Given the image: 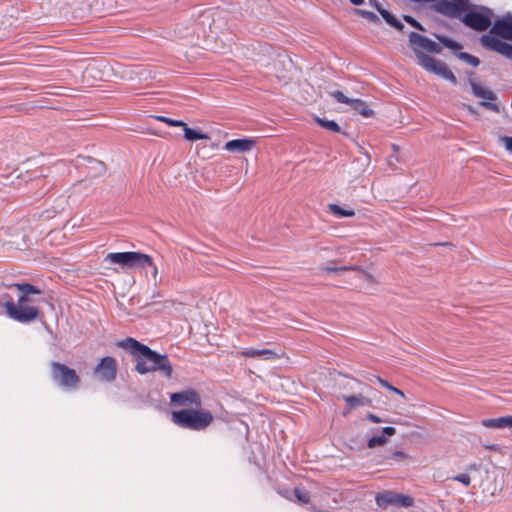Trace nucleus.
Here are the masks:
<instances>
[{
  "label": "nucleus",
  "instance_id": "53",
  "mask_svg": "<svg viewBox=\"0 0 512 512\" xmlns=\"http://www.w3.org/2000/svg\"><path fill=\"white\" fill-rule=\"evenodd\" d=\"M43 186V181H40L39 185L38 186H34V189L36 188L35 191H37L40 187Z\"/></svg>",
  "mask_w": 512,
  "mask_h": 512
},
{
  "label": "nucleus",
  "instance_id": "37",
  "mask_svg": "<svg viewBox=\"0 0 512 512\" xmlns=\"http://www.w3.org/2000/svg\"><path fill=\"white\" fill-rule=\"evenodd\" d=\"M379 14L385 20V22L390 26L397 20V17L386 9H383L382 11H380Z\"/></svg>",
  "mask_w": 512,
  "mask_h": 512
},
{
  "label": "nucleus",
  "instance_id": "11",
  "mask_svg": "<svg viewBox=\"0 0 512 512\" xmlns=\"http://www.w3.org/2000/svg\"><path fill=\"white\" fill-rule=\"evenodd\" d=\"M434 36L441 45H443L445 48L452 50L458 59L468 63L473 67L479 66L480 59L472 54H469L468 52L461 51L463 46L460 42L444 34H435Z\"/></svg>",
  "mask_w": 512,
  "mask_h": 512
},
{
  "label": "nucleus",
  "instance_id": "33",
  "mask_svg": "<svg viewBox=\"0 0 512 512\" xmlns=\"http://www.w3.org/2000/svg\"><path fill=\"white\" fill-rule=\"evenodd\" d=\"M387 442V438L384 435L372 436L367 441L368 448H375L383 446Z\"/></svg>",
  "mask_w": 512,
  "mask_h": 512
},
{
  "label": "nucleus",
  "instance_id": "8",
  "mask_svg": "<svg viewBox=\"0 0 512 512\" xmlns=\"http://www.w3.org/2000/svg\"><path fill=\"white\" fill-rule=\"evenodd\" d=\"M50 373L52 380L65 390L75 391L80 387L81 377L74 369L63 363L52 361L50 363Z\"/></svg>",
  "mask_w": 512,
  "mask_h": 512
},
{
  "label": "nucleus",
  "instance_id": "36",
  "mask_svg": "<svg viewBox=\"0 0 512 512\" xmlns=\"http://www.w3.org/2000/svg\"><path fill=\"white\" fill-rule=\"evenodd\" d=\"M330 94L338 103L349 105L352 101L351 98H348L339 90L332 91Z\"/></svg>",
  "mask_w": 512,
  "mask_h": 512
},
{
  "label": "nucleus",
  "instance_id": "38",
  "mask_svg": "<svg viewBox=\"0 0 512 512\" xmlns=\"http://www.w3.org/2000/svg\"><path fill=\"white\" fill-rule=\"evenodd\" d=\"M452 480L460 482L465 486H469L471 483V478L467 473L458 474V475L452 477Z\"/></svg>",
  "mask_w": 512,
  "mask_h": 512
},
{
  "label": "nucleus",
  "instance_id": "9",
  "mask_svg": "<svg viewBox=\"0 0 512 512\" xmlns=\"http://www.w3.org/2000/svg\"><path fill=\"white\" fill-rule=\"evenodd\" d=\"M419 64L429 72L448 80L451 84L457 85L458 80L454 73L441 60L435 59L425 53H417Z\"/></svg>",
  "mask_w": 512,
  "mask_h": 512
},
{
  "label": "nucleus",
  "instance_id": "7",
  "mask_svg": "<svg viewBox=\"0 0 512 512\" xmlns=\"http://www.w3.org/2000/svg\"><path fill=\"white\" fill-rule=\"evenodd\" d=\"M105 259L110 261L111 263L119 264L122 267H127V268L151 267V268H153V275L156 276V274H157V267L155 266L152 257L150 255H147V254H144L141 252H134V251L114 252V253H109Z\"/></svg>",
  "mask_w": 512,
  "mask_h": 512
},
{
  "label": "nucleus",
  "instance_id": "28",
  "mask_svg": "<svg viewBox=\"0 0 512 512\" xmlns=\"http://www.w3.org/2000/svg\"><path fill=\"white\" fill-rule=\"evenodd\" d=\"M329 210L333 215L338 217H353L355 215L354 210L345 209L338 204H330Z\"/></svg>",
  "mask_w": 512,
  "mask_h": 512
},
{
  "label": "nucleus",
  "instance_id": "39",
  "mask_svg": "<svg viewBox=\"0 0 512 512\" xmlns=\"http://www.w3.org/2000/svg\"><path fill=\"white\" fill-rule=\"evenodd\" d=\"M38 301H39L38 299L34 298V320H36V319L42 320L43 319V312H42L43 307L40 304L35 305V303Z\"/></svg>",
  "mask_w": 512,
  "mask_h": 512
},
{
  "label": "nucleus",
  "instance_id": "51",
  "mask_svg": "<svg viewBox=\"0 0 512 512\" xmlns=\"http://www.w3.org/2000/svg\"><path fill=\"white\" fill-rule=\"evenodd\" d=\"M478 469V465L476 464H471L467 467V470L468 471H471V470H477Z\"/></svg>",
  "mask_w": 512,
  "mask_h": 512
},
{
  "label": "nucleus",
  "instance_id": "2",
  "mask_svg": "<svg viewBox=\"0 0 512 512\" xmlns=\"http://www.w3.org/2000/svg\"><path fill=\"white\" fill-rule=\"evenodd\" d=\"M127 350L136 361L135 371L141 375L159 372L167 379L173 376V367L166 354H160L135 338L126 337L116 343Z\"/></svg>",
  "mask_w": 512,
  "mask_h": 512
},
{
  "label": "nucleus",
  "instance_id": "3",
  "mask_svg": "<svg viewBox=\"0 0 512 512\" xmlns=\"http://www.w3.org/2000/svg\"><path fill=\"white\" fill-rule=\"evenodd\" d=\"M502 39L512 41V15L510 13L497 18L490 29V34L480 37V43L485 49L512 60V44Z\"/></svg>",
  "mask_w": 512,
  "mask_h": 512
},
{
  "label": "nucleus",
  "instance_id": "12",
  "mask_svg": "<svg viewBox=\"0 0 512 512\" xmlns=\"http://www.w3.org/2000/svg\"><path fill=\"white\" fill-rule=\"evenodd\" d=\"M61 87L53 86V85H42V84H36L34 82V108H48V109H55L56 103L54 100L51 99H44L43 95H61L60 90Z\"/></svg>",
  "mask_w": 512,
  "mask_h": 512
},
{
  "label": "nucleus",
  "instance_id": "25",
  "mask_svg": "<svg viewBox=\"0 0 512 512\" xmlns=\"http://www.w3.org/2000/svg\"><path fill=\"white\" fill-rule=\"evenodd\" d=\"M349 105L363 117L369 118L374 115V111L370 109L367 103L362 99H352Z\"/></svg>",
  "mask_w": 512,
  "mask_h": 512
},
{
  "label": "nucleus",
  "instance_id": "6",
  "mask_svg": "<svg viewBox=\"0 0 512 512\" xmlns=\"http://www.w3.org/2000/svg\"><path fill=\"white\" fill-rule=\"evenodd\" d=\"M65 0H34V24L37 26L49 24L51 18L69 20L70 11Z\"/></svg>",
  "mask_w": 512,
  "mask_h": 512
},
{
  "label": "nucleus",
  "instance_id": "44",
  "mask_svg": "<svg viewBox=\"0 0 512 512\" xmlns=\"http://www.w3.org/2000/svg\"><path fill=\"white\" fill-rule=\"evenodd\" d=\"M391 27L395 28L399 32L404 31V24L397 18V20L391 25Z\"/></svg>",
  "mask_w": 512,
  "mask_h": 512
},
{
  "label": "nucleus",
  "instance_id": "31",
  "mask_svg": "<svg viewBox=\"0 0 512 512\" xmlns=\"http://www.w3.org/2000/svg\"><path fill=\"white\" fill-rule=\"evenodd\" d=\"M374 377L376 378V380L378 381V383L382 387H384V388L390 390L391 392L401 396L402 398H405V393L402 390H400L397 387L393 386L390 382H388L387 380L381 378L380 376H374Z\"/></svg>",
  "mask_w": 512,
  "mask_h": 512
},
{
  "label": "nucleus",
  "instance_id": "18",
  "mask_svg": "<svg viewBox=\"0 0 512 512\" xmlns=\"http://www.w3.org/2000/svg\"><path fill=\"white\" fill-rule=\"evenodd\" d=\"M256 144L254 139L239 138L233 139L225 143L224 149L229 152L244 153L250 151Z\"/></svg>",
  "mask_w": 512,
  "mask_h": 512
},
{
  "label": "nucleus",
  "instance_id": "43",
  "mask_svg": "<svg viewBox=\"0 0 512 512\" xmlns=\"http://www.w3.org/2000/svg\"><path fill=\"white\" fill-rule=\"evenodd\" d=\"M396 433V429L392 426H386L382 429V435L393 436Z\"/></svg>",
  "mask_w": 512,
  "mask_h": 512
},
{
  "label": "nucleus",
  "instance_id": "35",
  "mask_svg": "<svg viewBox=\"0 0 512 512\" xmlns=\"http://www.w3.org/2000/svg\"><path fill=\"white\" fill-rule=\"evenodd\" d=\"M157 119L160 120L161 122L166 123L169 126H172V127H182V128H184V126L186 124L182 120L172 119V118H168V117H165V116H159V117H157Z\"/></svg>",
  "mask_w": 512,
  "mask_h": 512
},
{
  "label": "nucleus",
  "instance_id": "52",
  "mask_svg": "<svg viewBox=\"0 0 512 512\" xmlns=\"http://www.w3.org/2000/svg\"><path fill=\"white\" fill-rule=\"evenodd\" d=\"M41 294H42V291L36 285H34V295H41Z\"/></svg>",
  "mask_w": 512,
  "mask_h": 512
},
{
  "label": "nucleus",
  "instance_id": "46",
  "mask_svg": "<svg viewBox=\"0 0 512 512\" xmlns=\"http://www.w3.org/2000/svg\"><path fill=\"white\" fill-rule=\"evenodd\" d=\"M371 6H373L379 13L380 11H382L384 8L382 7L381 3L378 2L377 0H369Z\"/></svg>",
  "mask_w": 512,
  "mask_h": 512
},
{
  "label": "nucleus",
  "instance_id": "21",
  "mask_svg": "<svg viewBox=\"0 0 512 512\" xmlns=\"http://www.w3.org/2000/svg\"><path fill=\"white\" fill-rule=\"evenodd\" d=\"M343 399L346 402L348 409H354L358 406H373V401L371 398L365 397L361 394L359 395H343Z\"/></svg>",
  "mask_w": 512,
  "mask_h": 512
},
{
  "label": "nucleus",
  "instance_id": "29",
  "mask_svg": "<svg viewBox=\"0 0 512 512\" xmlns=\"http://www.w3.org/2000/svg\"><path fill=\"white\" fill-rule=\"evenodd\" d=\"M293 496L296 498V500L300 504H308L310 502V499H311L310 492L305 490V489H301L299 487H295L294 488Z\"/></svg>",
  "mask_w": 512,
  "mask_h": 512
},
{
  "label": "nucleus",
  "instance_id": "5",
  "mask_svg": "<svg viewBox=\"0 0 512 512\" xmlns=\"http://www.w3.org/2000/svg\"><path fill=\"white\" fill-rule=\"evenodd\" d=\"M171 421L180 428L203 431L214 421L211 411L202 408H186L171 413Z\"/></svg>",
  "mask_w": 512,
  "mask_h": 512
},
{
  "label": "nucleus",
  "instance_id": "48",
  "mask_svg": "<svg viewBox=\"0 0 512 512\" xmlns=\"http://www.w3.org/2000/svg\"><path fill=\"white\" fill-rule=\"evenodd\" d=\"M40 302L43 305H46L49 308V310H53V308H54L53 305L50 302H48L47 300L42 299Z\"/></svg>",
  "mask_w": 512,
  "mask_h": 512
},
{
  "label": "nucleus",
  "instance_id": "24",
  "mask_svg": "<svg viewBox=\"0 0 512 512\" xmlns=\"http://www.w3.org/2000/svg\"><path fill=\"white\" fill-rule=\"evenodd\" d=\"M242 355L248 358L264 357L268 360L277 358V354L270 349H246Z\"/></svg>",
  "mask_w": 512,
  "mask_h": 512
},
{
  "label": "nucleus",
  "instance_id": "27",
  "mask_svg": "<svg viewBox=\"0 0 512 512\" xmlns=\"http://www.w3.org/2000/svg\"><path fill=\"white\" fill-rule=\"evenodd\" d=\"M199 22L203 26L205 24H208L209 31L211 33H216L214 13H212L211 11H205L204 13H202L199 17Z\"/></svg>",
  "mask_w": 512,
  "mask_h": 512
},
{
  "label": "nucleus",
  "instance_id": "42",
  "mask_svg": "<svg viewBox=\"0 0 512 512\" xmlns=\"http://www.w3.org/2000/svg\"><path fill=\"white\" fill-rule=\"evenodd\" d=\"M500 141L504 144L506 150L512 152V136H503Z\"/></svg>",
  "mask_w": 512,
  "mask_h": 512
},
{
  "label": "nucleus",
  "instance_id": "17",
  "mask_svg": "<svg viewBox=\"0 0 512 512\" xmlns=\"http://www.w3.org/2000/svg\"><path fill=\"white\" fill-rule=\"evenodd\" d=\"M55 48L52 46H43L34 44V78L39 75H44L46 65L41 62L47 57H51L50 51H54Z\"/></svg>",
  "mask_w": 512,
  "mask_h": 512
},
{
  "label": "nucleus",
  "instance_id": "45",
  "mask_svg": "<svg viewBox=\"0 0 512 512\" xmlns=\"http://www.w3.org/2000/svg\"><path fill=\"white\" fill-rule=\"evenodd\" d=\"M87 159H88L89 162H94L95 164H97L100 167V172H104L106 170V166H105L104 162L98 161V160L93 159L91 157H88Z\"/></svg>",
  "mask_w": 512,
  "mask_h": 512
},
{
  "label": "nucleus",
  "instance_id": "20",
  "mask_svg": "<svg viewBox=\"0 0 512 512\" xmlns=\"http://www.w3.org/2000/svg\"><path fill=\"white\" fill-rule=\"evenodd\" d=\"M397 492L394 491H383L379 492L375 496L376 504L380 508H387L389 506L397 507Z\"/></svg>",
  "mask_w": 512,
  "mask_h": 512
},
{
  "label": "nucleus",
  "instance_id": "10",
  "mask_svg": "<svg viewBox=\"0 0 512 512\" xmlns=\"http://www.w3.org/2000/svg\"><path fill=\"white\" fill-rule=\"evenodd\" d=\"M118 364L114 357L105 356L93 368L92 374L100 382L111 383L116 380Z\"/></svg>",
  "mask_w": 512,
  "mask_h": 512
},
{
  "label": "nucleus",
  "instance_id": "15",
  "mask_svg": "<svg viewBox=\"0 0 512 512\" xmlns=\"http://www.w3.org/2000/svg\"><path fill=\"white\" fill-rule=\"evenodd\" d=\"M469 82L472 93L476 97L486 100L481 101L479 105L485 109L498 113L500 111L499 106L492 102L497 99V95L493 91L489 90L488 88H484L482 85L473 80H470Z\"/></svg>",
  "mask_w": 512,
  "mask_h": 512
},
{
  "label": "nucleus",
  "instance_id": "19",
  "mask_svg": "<svg viewBox=\"0 0 512 512\" xmlns=\"http://www.w3.org/2000/svg\"><path fill=\"white\" fill-rule=\"evenodd\" d=\"M481 425L492 429L512 428V416L507 415L498 418L482 419Z\"/></svg>",
  "mask_w": 512,
  "mask_h": 512
},
{
  "label": "nucleus",
  "instance_id": "14",
  "mask_svg": "<svg viewBox=\"0 0 512 512\" xmlns=\"http://www.w3.org/2000/svg\"><path fill=\"white\" fill-rule=\"evenodd\" d=\"M43 181V186L34 191V196L43 197L54 186L52 171L49 166L41 165L34 169V186H38Z\"/></svg>",
  "mask_w": 512,
  "mask_h": 512
},
{
  "label": "nucleus",
  "instance_id": "22",
  "mask_svg": "<svg viewBox=\"0 0 512 512\" xmlns=\"http://www.w3.org/2000/svg\"><path fill=\"white\" fill-rule=\"evenodd\" d=\"M318 270L321 272H326V273H339V272H344V271H349V270L360 271L365 274L367 279L373 278L371 274L365 272L363 269H361L359 266H356V265L338 266V267L337 266H329V265H321L318 267Z\"/></svg>",
  "mask_w": 512,
  "mask_h": 512
},
{
  "label": "nucleus",
  "instance_id": "26",
  "mask_svg": "<svg viewBox=\"0 0 512 512\" xmlns=\"http://www.w3.org/2000/svg\"><path fill=\"white\" fill-rule=\"evenodd\" d=\"M315 121L317 124H319L322 128L335 132V133H341V128L338 125V123L334 120H327L325 118H319L316 117Z\"/></svg>",
  "mask_w": 512,
  "mask_h": 512
},
{
  "label": "nucleus",
  "instance_id": "49",
  "mask_svg": "<svg viewBox=\"0 0 512 512\" xmlns=\"http://www.w3.org/2000/svg\"><path fill=\"white\" fill-rule=\"evenodd\" d=\"M279 493H280L283 497L287 498L288 500H292V498H291V496H290V494H289V491H288V490H285L284 492L279 491Z\"/></svg>",
  "mask_w": 512,
  "mask_h": 512
},
{
  "label": "nucleus",
  "instance_id": "50",
  "mask_svg": "<svg viewBox=\"0 0 512 512\" xmlns=\"http://www.w3.org/2000/svg\"><path fill=\"white\" fill-rule=\"evenodd\" d=\"M353 5L359 6L364 3V0H349Z\"/></svg>",
  "mask_w": 512,
  "mask_h": 512
},
{
  "label": "nucleus",
  "instance_id": "34",
  "mask_svg": "<svg viewBox=\"0 0 512 512\" xmlns=\"http://www.w3.org/2000/svg\"><path fill=\"white\" fill-rule=\"evenodd\" d=\"M403 20L406 23H408L410 26H412L413 28H415V29H417L419 31H422V32L426 31L424 26L418 20H416L413 16H411V15L404 14L403 15Z\"/></svg>",
  "mask_w": 512,
  "mask_h": 512
},
{
  "label": "nucleus",
  "instance_id": "40",
  "mask_svg": "<svg viewBox=\"0 0 512 512\" xmlns=\"http://www.w3.org/2000/svg\"><path fill=\"white\" fill-rule=\"evenodd\" d=\"M387 459H394L396 461H402L406 458V454L403 451L396 450L391 453V456L386 457Z\"/></svg>",
  "mask_w": 512,
  "mask_h": 512
},
{
  "label": "nucleus",
  "instance_id": "41",
  "mask_svg": "<svg viewBox=\"0 0 512 512\" xmlns=\"http://www.w3.org/2000/svg\"><path fill=\"white\" fill-rule=\"evenodd\" d=\"M366 419L373 423L390 422L389 420L381 419L380 417H378L377 415H375L371 412H368L366 414Z\"/></svg>",
  "mask_w": 512,
  "mask_h": 512
},
{
  "label": "nucleus",
  "instance_id": "32",
  "mask_svg": "<svg viewBox=\"0 0 512 512\" xmlns=\"http://www.w3.org/2000/svg\"><path fill=\"white\" fill-rule=\"evenodd\" d=\"M414 498L410 495H404L401 493L397 494V507L408 508L413 506Z\"/></svg>",
  "mask_w": 512,
  "mask_h": 512
},
{
  "label": "nucleus",
  "instance_id": "23",
  "mask_svg": "<svg viewBox=\"0 0 512 512\" xmlns=\"http://www.w3.org/2000/svg\"><path fill=\"white\" fill-rule=\"evenodd\" d=\"M183 131H184V138L190 142L210 139V137L207 133H204L203 131L198 130V129L191 128L187 125V123L185 124Z\"/></svg>",
  "mask_w": 512,
  "mask_h": 512
},
{
  "label": "nucleus",
  "instance_id": "13",
  "mask_svg": "<svg viewBox=\"0 0 512 512\" xmlns=\"http://www.w3.org/2000/svg\"><path fill=\"white\" fill-rule=\"evenodd\" d=\"M408 40L409 45L416 56L417 53H424L422 50L435 54L442 52V46L440 44L414 31H411L408 34Z\"/></svg>",
  "mask_w": 512,
  "mask_h": 512
},
{
  "label": "nucleus",
  "instance_id": "4",
  "mask_svg": "<svg viewBox=\"0 0 512 512\" xmlns=\"http://www.w3.org/2000/svg\"><path fill=\"white\" fill-rule=\"evenodd\" d=\"M21 292L18 296L17 303L9 294L2 295L0 306L5 308L7 315L18 322L29 323L32 321V307L23 305L28 300V296L32 294V283L14 284Z\"/></svg>",
  "mask_w": 512,
  "mask_h": 512
},
{
  "label": "nucleus",
  "instance_id": "16",
  "mask_svg": "<svg viewBox=\"0 0 512 512\" xmlns=\"http://www.w3.org/2000/svg\"><path fill=\"white\" fill-rule=\"evenodd\" d=\"M170 401L177 405H195L201 407L202 399L199 392L193 388H189L180 392H175L170 395Z\"/></svg>",
  "mask_w": 512,
  "mask_h": 512
},
{
  "label": "nucleus",
  "instance_id": "47",
  "mask_svg": "<svg viewBox=\"0 0 512 512\" xmlns=\"http://www.w3.org/2000/svg\"><path fill=\"white\" fill-rule=\"evenodd\" d=\"M484 448L494 452H498L500 450V446L498 444L484 445Z\"/></svg>",
  "mask_w": 512,
  "mask_h": 512
},
{
  "label": "nucleus",
  "instance_id": "1",
  "mask_svg": "<svg viewBox=\"0 0 512 512\" xmlns=\"http://www.w3.org/2000/svg\"><path fill=\"white\" fill-rule=\"evenodd\" d=\"M432 9L444 16L459 19L464 26L478 32L486 31L492 24V9L476 5L470 0H439Z\"/></svg>",
  "mask_w": 512,
  "mask_h": 512
},
{
  "label": "nucleus",
  "instance_id": "30",
  "mask_svg": "<svg viewBox=\"0 0 512 512\" xmlns=\"http://www.w3.org/2000/svg\"><path fill=\"white\" fill-rule=\"evenodd\" d=\"M354 13L374 24H380V18L372 11L356 8L354 9Z\"/></svg>",
  "mask_w": 512,
  "mask_h": 512
}]
</instances>
